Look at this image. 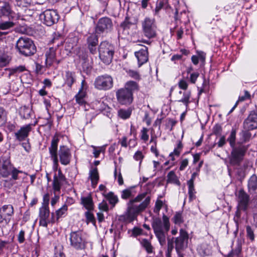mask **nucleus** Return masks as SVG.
<instances>
[{"label":"nucleus","instance_id":"1","mask_svg":"<svg viewBox=\"0 0 257 257\" xmlns=\"http://www.w3.org/2000/svg\"><path fill=\"white\" fill-rule=\"evenodd\" d=\"M151 197L143 193L132 198L127 203V208L123 214L119 216L120 221L125 223H131L137 218L139 214L146 209L149 205Z\"/></svg>","mask_w":257,"mask_h":257},{"label":"nucleus","instance_id":"2","mask_svg":"<svg viewBox=\"0 0 257 257\" xmlns=\"http://www.w3.org/2000/svg\"><path fill=\"white\" fill-rule=\"evenodd\" d=\"M152 227L160 245L162 246L165 245L168 232L170 227L169 217L163 214L162 220L159 218L154 219L152 223Z\"/></svg>","mask_w":257,"mask_h":257},{"label":"nucleus","instance_id":"3","mask_svg":"<svg viewBox=\"0 0 257 257\" xmlns=\"http://www.w3.org/2000/svg\"><path fill=\"white\" fill-rule=\"evenodd\" d=\"M236 130L232 129L227 141L229 143L230 147L232 148L230 161L232 164H238L243 159L245 152V149L244 146H240L235 147L236 140Z\"/></svg>","mask_w":257,"mask_h":257},{"label":"nucleus","instance_id":"4","mask_svg":"<svg viewBox=\"0 0 257 257\" xmlns=\"http://www.w3.org/2000/svg\"><path fill=\"white\" fill-rule=\"evenodd\" d=\"M98 52L99 58L103 63L108 65L111 62L114 52V47L111 44L107 41L102 42Z\"/></svg>","mask_w":257,"mask_h":257},{"label":"nucleus","instance_id":"5","mask_svg":"<svg viewBox=\"0 0 257 257\" xmlns=\"http://www.w3.org/2000/svg\"><path fill=\"white\" fill-rule=\"evenodd\" d=\"M16 47L20 53L25 56H30L36 52L33 42L27 37L20 38L17 41Z\"/></svg>","mask_w":257,"mask_h":257},{"label":"nucleus","instance_id":"6","mask_svg":"<svg viewBox=\"0 0 257 257\" xmlns=\"http://www.w3.org/2000/svg\"><path fill=\"white\" fill-rule=\"evenodd\" d=\"M49 195L48 193L45 194L43 196V202L42 207L39 210V224L41 226L46 227L48 224L51 222L48 218L50 215V211L49 209Z\"/></svg>","mask_w":257,"mask_h":257},{"label":"nucleus","instance_id":"7","mask_svg":"<svg viewBox=\"0 0 257 257\" xmlns=\"http://www.w3.org/2000/svg\"><path fill=\"white\" fill-rule=\"evenodd\" d=\"M113 80L112 77L108 74L98 76L94 82V87L100 90H108L112 88Z\"/></svg>","mask_w":257,"mask_h":257},{"label":"nucleus","instance_id":"8","mask_svg":"<svg viewBox=\"0 0 257 257\" xmlns=\"http://www.w3.org/2000/svg\"><path fill=\"white\" fill-rule=\"evenodd\" d=\"M188 234L186 230L181 228L179 236L175 238V249L179 257H184L182 251L187 247Z\"/></svg>","mask_w":257,"mask_h":257},{"label":"nucleus","instance_id":"9","mask_svg":"<svg viewBox=\"0 0 257 257\" xmlns=\"http://www.w3.org/2000/svg\"><path fill=\"white\" fill-rule=\"evenodd\" d=\"M142 27L145 37L149 39L156 37L157 26L154 19L146 17L142 22Z\"/></svg>","mask_w":257,"mask_h":257},{"label":"nucleus","instance_id":"10","mask_svg":"<svg viewBox=\"0 0 257 257\" xmlns=\"http://www.w3.org/2000/svg\"><path fill=\"white\" fill-rule=\"evenodd\" d=\"M70 240L71 246L76 249H82L85 247L86 241L81 231L72 232Z\"/></svg>","mask_w":257,"mask_h":257},{"label":"nucleus","instance_id":"11","mask_svg":"<svg viewBox=\"0 0 257 257\" xmlns=\"http://www.w3.org/2000/svg\"><path fill=\"white\" fill-rule=\"evenodd\" d=\"M14 214V208L12 205H5L0 208V224L6 225L11 221Z\"/></svg>","mask_w":257,"mask_h":257},{"label":"nucleus","instance_id":"12","mask_svg":"<svg viewBox=\"0 0 257 257\" xmlns=\"http://www.w3.org/2000/svg\"><path fill=\"white\" fill-rule=\"evenodd\" d=\"M44 24L48 26H52L58 22L59 17L55 10H47L40 16Z\"/></svg>","mask_w":257,"mask_h":257},{"label":"nucleus","instance_id":"13","mask_svg":"<svg viewBox=\"0 0 257 257\" xmlns=\"http://www.w3.org/2000/svg\"><path fill=\"white\" fill-rule=\"evenodd\" d=\"M116 96L118 102L122 105L130 104L133 100V93L124 88L118 89L116 92Z\"/></svg>","mask_w":257,"mask_h":257},{"label":"nucleus","instance_id":"14","mask_svg":"<svg viewBox=\"0 0 257 257\" xmlns=\"http://www.w3.org/2000/svg\"><path fill=\"white\" fill-rule=\"evenodd\" d=\"M112 27L111 20L108 17H103L99 19L95 31L97 33H108L111 31Z\"/></svg>","mask_w":257,"mask_h":257},{"label":"nucleus","instance_id":"15","mask_svg":"<svg viewBox=\"0 0 257 257\" xmlns=\"http://www.w3.org/2000/svg\"><path fill=\"white\" fill-rule=\"evenodd\" d=\"M58 142L57 139L54 138L52 140L50 147L49 148L50 158L53 161V169L55 171L58 169L59 162L57 154Z\"/></svg>","mask_w":257,"mask_h":257},{"label":"nucleus","instance_id":"16","mask_svg":"<svg viewBox=\"0 0 257 257\" xmlns=\"http://www.w3.org/2000/svg\"><path fill=\"white\" fill-rule=\"evenodd\" d=\"M14 167H12L10 160L6 157L0 159V175L4 178L9 176Z\"/></svg>","mask_w":257,"mask_h":257},{"label":"nucleus","instance_id":"17","mask_svg":"<svg viewBox=\"0 0 257 257\" xmlns=\"http://www.w3.org/2000/svg\"><path fill=\"white\" fill-rule=\"evenodd\" d=\"M58 155L61 164L63 165H68L71 159V154L70 149L66 146H60Z\"/></svg>","mask_w":257,"mask_h":257},{"label":"nucleus","instance_id":"18","mask_svg":"<svg viewBox=\"0 0 257 257\" xmlns=\"http://www.w3.org/2000/svg\"><path fill=\"white\" fill-rule=\"evenodd\" d=\"M243 127L247 130L257 128V113L254 111L250 112L243 122Z\"/></svg>","mask_w":257,"mask_h":257},{"label":"nucleus","instance_id":"19","mask_svg":"<svg viewBox=\"0 0 257 257\" xmlns=\"http://www.w3.org/2000/svg\"><path fill=\"white\" fill-rule=\"evenodd\" d=\"M249 197L243 190H240L238 195V207L239 209L245 211L248 208Z\"/></svg>","mask_w":257,"mask_h":257},{"label":"nucleus","instance_id":"20","mask_svg":"<svg viewBox=\"0 0 257 257\" xmlns=\"http://www.w3.org/2000/svg\"><path fill=\"white\" fill-rule=\"evenodd\" d=\"M88 88V85L84 79L81 83V87L75 97L76 102L79 104H83L85 102V97L86 95V91Z\"/></svg>","mask_w":257,"mask_h":257},{"label":"nucleus","instance_id":"21","mask_svg":"<svg viewBox=\"0 0 257 257\" xmlns=\"http://www.w3.org/2000/svg\"><path fill=\"white\" fill-rule=\"evenodd\" d=\"M191 92L189 90H180L177 95V101L182 103L186 108L191 102Z\"/></svg>","mask_w":257,"mask_h":257},{"label":"nucleus","instance_id":"22","mask_svg":"<svg viewBox=\"0 0 257 257\" xmlns=\"http://www.w3.org/2000/svg\"><path fill=\"white\" fill-rule=\"evenodd\" d=\"M135 56L137 57L139 66L146 63L148 60V48L146 46L140 50L135 52Z\"/></svg>","mask_w":257,"mask_h":257},{"label":"nucleus","instance_id":"23","mask_svg":"<svg viewBox=\"0 0 257 257\" xmlns=\"http://www.w3.org/2000/svg\"><path fill=\"white\" fill-rule=\"evenodd\" d=\"M32 124H28L21 127L15 134L17 139L20 141L25 140L32 130Z\"/></svg>","mask_w":257,"mask_h":257},{"label":"nucleus","instance_id":"24","mask_svg":"<svg viewBox=\"0 0 257 257\" xmlns=\"http://www.w3.org/2000/svg\"><path fill=\"white\" fill-rule=\"evenodd\" d=\"M92 105L94 108L97 110L102 112L104 111L106 112L107 116L109 117L111 116L110 108L103 101L100 100H95L93 102Z\"/></svg>","mask_w":257,"mask_h":257},{"label":"nucleus","instance_id":"25","mask_svg":"<svg viewBox=\"0 0 257 257\" xmlns=\"http://www.w3.org/2000/svg\"><path fill=\"white\" fill-rule=\"evenodd\" d=\"M67 210V206L64 204L60 208L56 211V217L54 216V213H52L51 222L53 223L56 222H58L59 218L64 217L66 214Z\"/></svg>","mask_w":257,"mask_h":257},{"label":"nucleus","instance_id":"26","mask_svg":"<svg viewBox=\"0 0 257 257\" xmlns=\"http://www.w3.org/2000/svg\"><path fill=\"white\" fill-rule=\"evenodd\" d=\"M45 63L47 66H50L56 60V49L50 48L46 53Z\"/></svg>","mask_w":257,"mask_h":257},{"label":"nucleus","instance_id":"27","mask_svg":"<svg viewBox=\"0 0 257 257\" xmlns=\"http://www.w3.org/2000/svg\"><path fill=\"white\" fill-rule=\"evenodd\" d=\"M183 149V145L180 141L177 143V146L174 148V151L169 154L170 160L174 162L177 158H178ZM174 165V163H172V165Z\"/></svg>","mask_w":257,"mask_h":257},{"label":"nucleus","instance_id":"28","mask_svg":"<svg viewBox=\"0 0 257 257\" xmlns=\"http://www.w3.org/2000/svg\"><path fill=\"white\" fill-rule=\"evenodd\" d=\"M81 203L87 210H93L94 204L91 195L82 197L81 198Z\"/></svg>","mask_w":257,"mask_h":257},{"label":"nucleus","instance_id":"29","mask_svg":"<svg viewBox=\"0 0 257 257\" xmlns=\"http://www.w3.org/2000/svg\"><path fill=\"white\" fill-rule=\"evenodd\" d=\"M193 70L192 67H189L187 69V76L186 77L187 80L191 84H195L200 74L197 71L192 72L191 71Z\"/></svg>","mask_w":257,"mask_h":257},{"label":"nucleus","instance_id":"30","mask_svg":"<svg viewBox=\"0 0 257 257\" xmlns=\"http://www.w3.org/2000/svg\"><path fill=\"white\" fill-rule=\"evenodd\" d=\"M101 194L108 201L109 204L112 207H114L118 203V198L113 192H109L108 193L102 192Z\"/></svg>","mask_w":257,"mask_h":257},{"label":"nucleus","instance_id":"31","mask_svg":"<svg viewBox=\"0 0 257 257\" xmlns=\"http://www.w3.org/2000/svg\"><path fill=\"white\" fill-rule=\"evenodd\" d=\"M89 178L91 180L92 187L95 188L99 180V174L96 168H92L90 170Z\"/></svg>","mask_w":257,"mask_h":257},{"label":"nucleus","instance_id":"32","mask_svg":"<svg viewBox=\"0 0 257 257\" xmlns=\"http://www.w3.org/2000/svg\"><path fill=\"white\" fill-rule=\"evenodd\" d=\"M136 191L133 187L123 190L121 192V198L122 199L126 200L134 197L136 194Z\"/></svg>","mask_w":257,"mask_h":257},{"label":"nucleus","instance_id":"33","mask_svg":"<svg viewBox=\"0 0 257 257\" xmlns=\"http://www.w3.org/2000/svg\"><path fill=\"white\" fill-rule=\"evenodd\" d=\"M13 15L14 14L9 5L5 4L4 6L0 7V17L4 16L9 18H13Z\"/></svg>","mask_w":257,"mask_h":257},{"label":"nucleus","instance_id":"34","mask_svg":"<svg viewBox=\"0 0 257 257\" xmlns=\"http://www.w3.org/2000/svg\"><path fill=\"white\" fill-rule=\"evenodd\" d=\"M64 179L63 176L61 174V171H59V175L58 177L55 176L54 178L53 188L55 191H59L60 190L62 181Z\"/></svg>","mask_w":257,"mask_h":257},{"label":"nucleus","instance_id":"35","mask_svg":"<svg viewBox=\"0 0 257 257\" xmlns=\"http://www.w3.org/2000/svg\"><path fill=\"white\" fill-rule=\"evenodd\" d=\"M248 189L250 192H253L257 189V177L252 175L248 181Z\"/></svg>","mask_w":257,"mask_h":257},{"label":"nucleus","instance_id":"36","mask_svg":"<svg viewBox=\"0 0 257 257\" xmlns=\"http://www.w3.org/2000/svg\"><path fill=\"white\" fill-rule=\"evenodd\" d=\"M82 67L84 71H89L92 67V61L89 60L88 56H84L81 60Z\"/></svg>","mask_w":257,"mask_h":257},{"label":"nucleus","instance_id":"37","mask_svg":"<svg viewBox=\"0 0 257 257\" xmlns=\"http://www.w3.org/2000/svg\"><path fill=\"white\" fill-rule=\"evenodd\" d=\"M64 79L65 84L69 87H71L75 81V73L70 71L66 72Z\"/></svg>","mask_w":257,"mask_h":257},{"label":"nucleus","instance_id":"38","mask_svg":"<svg viewBox=\"0 0 257 257\" xmlns=\"http://www.w3.org/2000/svg\"><path fill=\"white\" fill-rule=\"evenodd\" d=\"M167 183L174 184L178 186L180 185L178 178L173 171H170L167 175Z\"/></svg>","mask_w":257,"mask_h":257},{"label":"nucleus","instance_id":"39","mask_svg":"<svg viewBox=\"0 0 257 257\" xmlns=\"http://www.w3.org/2000/svg\"><path fill=\"white\" fill-rule=\"evenodd\" d=\"M10 58L4 50H0V67L6 66L10 62Z\"/></svg>","mask_w":257,"mask_h":257},{"label":"nucleus","instance_id":"40","mask_svg":"<svg viewBox=\"0 0 257 257\" xmlns=\"http://www.w3.org/2000/svg\"><path fill=\"white\" fill-rule=\"evenodd\" d=\"M31 112L32 109L29 107L23 106L20 107L19 113L22 118L27 119L30 116Z\"/></svg>","mask_w":257,"mask_h":257},{"label":"nucleus","instance_id":"41","mask_svg":"<svg viewBox=\"0 0 257 257\" xmlns=\"http://www.w3.org/2000/svg\"><path fill=\"white\" fill-rule=\"evenodd\" d=\"M195 174H193L192 176V178L188 182V193L189 195V199L190 201L192 200L195 198V190L193 186V178Z\"/></svg>","mask_w":257,"mask_h":257},{"label":"nucleus","instance_id":"42","mask_svg":"<svg viewBox=\"0 0 257 257\" xmlns=\"http://www.w3.org/2000/svg\"><path fill=\"white\" fill-rule=\"evenodd\" d=\"M92 149V154L95 158H97L101 153H104L105 150V146H102L100 147H96L95 146H91Z\"/></svg>","mask_w":257,"mask_h":257},{"label":"nucleus","instance_id":"43","mask_svg":"<svg viewBox=\"0 0 257 257\" xmlns=\"http://www.w3.org/2000/svg\"><path fill=\"white\" fill-rule=\"evenodd\" d=\"M123 88L128 90L133 93V91L138 90L139 86L137 82L133 81H130L125 83L124 88Z\"/></svg>","mask_w":257,"mask_h":257},{"label":"nucleus","instance_id":"44","mask_svg":"<svg viewBox=\"0 0 257 257\" xmlns=\"http://www.w3.org/2000/svg\"><path fill=\"white\" fill-rule=\"evenodd\" d=\"M92 210H87L85 212V216L86 218V221L87 224L91 223L94 225H95L96 221L93 214L91 212Z\"/></svg>","mask_w":257,"mask_h":257},{"label":"nucleus","instance_id":"45","mask_svg":"<svg viewBox=\"0 0 257 257\" xmlns=\"http://www.w3.org/2000/svg\"><path fill=\"white\" fill-rule=\"evenodd\" d=\"M142 245L146 249L147 252L149 253L153 252V246L151 242L147 239H143L141 241Z\"/></svg>","mask_w":257,"mask_h":257},{"label":"nucleus","instance_id":"46","mask_svg":"<svg viewBox=\"0 0 257 257\" xmlns=\"http://www.w3.org/2000/svg\"><path fill=\"white\" fill-rule=\"evenodd\" d=\"M131 111L129 109H120L118 111V115L122 119H125L130 117Z\"/></svg>","mask_w":257,"mask_h":257},{"label":"nucleus","instance_id":"47","mask_svg":"<svg viewBox=\"0 0 257 257\" xmlns=\"http://www.w3.org/2000/svg\"><path fill=\"white\" fill-rule=\"evenodd\" d=\"M87 44L89 45H97L98 38L95 34H91L87 38Z\"/></svg>","mask_w":257,"mask_h":257},{"label":"nucleus","instance_id":"48","mask_svg":"<svg viewBox=\"0 0 257 257\" xmlns=\"http://www.w3.org/2000/svg\"><path fill=\"white\" fill-rule=\"evenodd\" d=\"M114 176L119 185H122L123 184V180L120 170H117L115 168L114 172Z\"/></svg>","mask_w":257,"mask_h":257},{"label":"nucleus","instance_id":"49","mask_svg":"<svg viewBox=\"0 0 257 257\" xmlns=\"http://www.w3.org/2000/svg\"><path fill=\"white\" fill-rule=\"evenodd\" d=\"M173 221L176 224L180 225L184 221L182 214L180 212H176L173 218Z\"/></svg>","mask_w":257,"mask_h":257},{"label":"nucleus","instance_id":"50","mask_svg":"<svg viewBox=\"0 0 257 257\" xmlns=\"http://www.w3.org/2000/svg\"><path fill=\"white\" fill-rule=\"evenodd\" d=\"M178 87L183 90H187L188 87V82L184 78L181 79L178 83Z\"/></svg>","mask_w":257,"mask_h":257},{"label":"nucleus","instance_id":"51","mask_svg":"<svg viewBox=\"0 0 257 257\" xmlns=\"http://www.w3.org/2000/svg\"><path fill=\"white\" fill-rule=\"evenodd\" d=\"M133 158L135 161L139 162L140 166L144 158V155L142 151H138L134 154Z\"/></svg>","mask_w":257,"mask_h":257},{"label":"nucleus","instance_id":"52","mask_svg":"<svg viewBox=\"0 0 257 257\" xmlns=\"http://www.w3.org/2000/svg\"><path fill=\"white\" fill-rule=\"evenodd\" d=\"M22 173H23L22 171L18 170L15 168H13L11 172V174L12 175L11 180H17L19 179L20 177L19 175L20 174Z\"/></svg>","mask_w":257,"mask_h":257},{"label":"nucleus","instance_id":"53","mask_svg":"<svg viewBox=\"0 0 257 257\" xmlns=\"http://www.w3.org/2000/svg\"><path fill=\"white\" fill-rule=\"evenodd\" d=\"M14 23L12 22L7 21L0 23V30H5L12 28Z\"/></svg>","mask_w":257,"mask_h":257},{"label":"nucleus","instance_id":"54","mask_svg":"<svg viewBox=\"0 0 257 257\" xmlns=\"http://www.w3.org/2000/svg\"><path fill=\"white\" fill-rule=\"evenodd\" d=\"M148 131L147 128L143 127L141 132V139L145 142L149 140Z\"/></svg>","mask_w":257,"mask_h":257},{"label":"nucleus","instance_id":"55","mask_svg":"<svg viewBox=\"0 0 257 257\" xmlns=\"http://www.w3.org/2000/svg\"><path fill=\"white\" fill-rule=\"evenodd\" d=\"M164 203L163 201L158 199L155 203V205L154 209V211L156 213H158L163 206Z\"/></svg>","mask_w":257,"mask_h":257},{"label":"nucleus","instance_id":"56","mask_svg":"<svg viewBox=\"0 0 257 257\" xmlns=\"http://www.w3.org/2000/svg\"><path fill=\"white\" fill-rule=\"evenodd\" d=\"M173 4L175 9V16L179 13L180 10H181V8L183 7V4L180 3V0H173Z\"/></svg>","mask_w":257,"mask_h":257},{"label":"nucleus","instance_id":"57","mask_svg":"<svg viewBox=\"0 0 257 257\" xmlns=\"http://www.w3.org/2000/svg\"><path fill=\"white\" fill-rule=\"evenodd\" d=\"M26 70V68L24 66L20 65L17 67H15L14 68H12L10 70V74H13L14 73H17L23 72Z\"/></svg>","mask_w":257,"mask_h":257},{"label":"nucleus","instance_id":"58","mask_svg":"<svg viewBox=\"0 0 257 257\" xmlns=\"http://www.w3.org/2000/svg\"><path fill=\"white\" fill-rule=\"evenodd\" d=\"M98 208L102 211L107 212L108 210L109 207L107 202L105 200H103L99 204Z\"/></svg>","mask_w":257,"mask_h":257},{"label":"nucleus","instance_id":"59","mask_svg":"<svg viewBox=\"0 0 257 257\" xmlns=\"http://www.w3.org/2000/svg\"><path fill=\"white\" fill-rule=\"evenodd\" d=\"M244 94L243 95L240 96L239 97L238 99L237 100L238 102L239 101H243L245 100L249 99L250 98V95L247 91H244Z\"/></svg>","mask_w":257,"mask_h":257},{"label":"nucleus","instance_id":"60","mask_svg":"<svg viewBox=\"0 0 257 257\" xmlns=\"http://www.w3.org/2000/svg\"><path fill=\"white\" fill-rule=\"evenodd\" d=\"M174 238H172V240H168V249H167V257H170L171 252H172L174 246L173 244V240Z\"/></svg>","mask_w":257,"mask_h":257},{"label":"nucleus","instance_id":"61","mask_svg":"<svg viewBox=\"0 0 257 257\" xmlns=\"http://www.w3.org/2000/svg\"><path fill=\"white\" fill-rule=\"evenodd\" d=\"M246 232L247 236L251 239V240H254V233L252 229L249 226H247L246 227Z\"/></svg>","mask_w":257,"mask_h":257},{"label":"nucleus","instance_id":"62","mask_svg":"<svg viewBox=\"0 0 257 257\" xmlns=\"http://www.w3.org/2000/svg\"><path fill=\"white\" fill-rule=\"evenodd\" d=\"M252 203L254 204V207L256 209L254 211H256V212H255L253 214V220L255 222V224L257 225V198L253 199L252 201Z\"/></svg>","mask_w":257,"mask_h":257},{"label":"nucleus","instance_id":"63","mask_svg":"<svg viewBox=\"0 0 257 257\" xmlns=\"http://www.w3.org/2000/svg\"><path fill=\"white\" fill-rule=\"evenodd\" d=\"M127 74L129 75L130 76L135 79H138L140 78V75L137 71L129 70L127 71Z\"/></svg>","mask_w":257,"mask_h":257},{"label":"nucleus","instance_id":"64","mask_svg":"<svg viewBox=\"0 0 257 257\" xmlns=\"http://www.w3.org/2000/svg\"><path fill=\"white\" fill-rule=\"evenodd\" d=\"M240 252V250H232L228 253L227 257H239Z\"/></svg>","mask_w":257,"mask_h":257}]
</instances>
